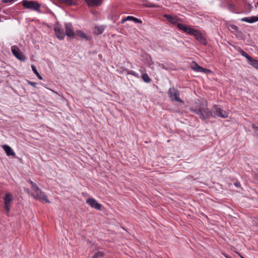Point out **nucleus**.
Returning a JSON list of instances; mask_svg holds the SVG:
<instances>
[{
    "label": "nucleus",
    "instance_id": "37",
    "mask_svg": "<svg viewBox=\"0 0 258 258\" xmlns=\"http://www.w3.org/2000/svg\"><path fill=\"white\" fill-rule=\"evenodd\" d=\"M162 67L164 69H167L165 67V66L164 64H162Z\"/></svg>",
    "mask_w": 258,
    "mask_h": 258
},
{
    "label": "nucleus",
    "instance_id": "15",
    "mask_svg": "<svg viewBox=\"0 0 258 258\" xmlns=\"http://www.w3.org/2000/svg\"><path fill=\"white\" fill-rule=\"evenodd\" d=\"M241 21L246 22L249 23H252L258 21L257 16H252L250 17H244L241 19Z\"/></svg>",
    "mask_w": 258,
    "mask_h": 258
},
{
    "label": "nucleus",
    "instance_id": "3",
    "mask_svg": "<svg viewBox=\"0 0 258 258\" xmlns=\"http://www.w3.org/2000/svg\"><path fill=\"white\" fill-rule=\"evenodd\" d=\"M168 95L171 101H175L183 103V101L179 98V91L174 87L170 88L168 91Z\"/></svg>",
    "mask_w": 258,
    "mask_h": 258
},
{
    "label": "nucleus",
    "instance_id": "21",
    "mask_svg": "<svg viewBox=\"0 0 258 258\" xmlns=\"http://www.w3.org/2000/svg\"><path fill=\"white\" fill-rule=\"evenodd\" d=\"M104 255V252L102 251H97L93 255L92 258H102Z\"/></svg>",
    "mask_w": 258,
    "mask_h": 258
},
{
    "label": "nucleus",
    "instance_id": "27",
    "mask_svg": "<svg viewBox=\"0 0 258 258\" xmlns=\"http://www.w3.org/2000/svg\"><path fill=\"white\" fill-rule=\"evenodd\" d=\"M252 127L254 130V133L255 136H256L257 137H258V126H256L255 125L253 124Z\"/></svg>",
    "mask_w": 258,
    "mask_h": 258
},
{
    "label": "nucleus",
    "instance_id": "5",
    "mask_svg": "<svg viewBox=\"0 0 258 258\" xmlns=\"http://www.w3.org/2000/svg\"><path fill=\"white\" fill-rule=\"evenodd\" d=\"M13 201V196L11 193H7L4 198V208L8 214L10 211V205Z\"/></svg>",
    "mask_w": 258,
    "mask_h": 258
},
{
    "label": "nucleus",
    "instance_id": "9",
    "mask_svg": "<svg viewBox=\"0 0 258 258\" xmlns=\"http://www.w3.org/2000/svg\"><path fill=\"white\" fill-rule=\"evenodd\" d=\"M163 17L167 19V20L171 24L176 25L177 26V23H179V22H181V19L176 16H172L168 14H164Z\"/></svg>",
    "mask_w": 258,
    "mask_h": 258
},
{
    "label": "nucleus",
    "instance_id": "32",
    "mask_svg": "<svg viewBox=\"0 0 258 258\" xmlns=\"http://www.w3.org/2000/svg\"><path fill=\"white\" fill-rule=\"evenodd\" d=\"M229 28L236 31H237L238 30V27L234 25H230Z\"/></svg>",
    "mask_w": 258,
    "mask_h": 258
},
{
    "label": "nucleus",
    "instance_id": "20",
    "mask_svg": "<svg viewBox=\"0 0 258 258\" xmlns=\"http://www.w3.org/2000/svg\"><path fill=\"white\" fill-rule=\"evenodd\" d=\"M142 79L143 81L146 83H150L151 81V79L150 78L149 76L147 74H143L142 76Z\"/></svg>",
    "mask_w": 258,
    "mask_h": 258
},
{
    "label": "nucleus",
    "instance_id": "34",
    "mask_svg": "<svg viewBox=\"0 0 258 258\" xmlns=\"http://www.w3.org/2000/svg\"><path fill=\"white\" fill-rule=\"evenodd\" d=\"M25 191H26V192H27L28 194H30V195H31V192H30V191L29 189H28V188H26V189H25Z\"/></svg>",
    "mask_w": 258,
    "mask_h": 258
},
{
    "label": "nucleus",
    "instance_id": "8",
    "mask_svg": "<svg viewBox=\"0 0 258 258\" xmlns=\"http://www.w3.org/2000/svg\"><path fill=\"white\" fill-rule=\"evenodd\" d=\"M86 203L90 206L92 208L95 209L101 210L102 208V205L98 203L96 200L93 198H89L86 201Z\"/></svg>",
    "mask_w": 258,
    "mask_h": 258
},
{
    "label": "nucleus",
    "instance_id": "18",
    "mask_svg": "<svg viewBox=\"0 0 258 258\" xmlns=\"http://www.w3.org/2000/svg\"><path fill=\"white\" fill-rule=\"evenodd\" d=\"M249 63L254 68L258 70V60L255 59L251 57L249 60Z\"/></svg>",
    "mask_w": 258,
    "mask_h": 258
},
{
    "label": "nucleus",
    "instance_id": "6",
    "mask_svg": "<svg viewBox=\"0 0 258 258\" xmlns=\"http://www.w3.org/2000/svg\"><path fill=\"white\" fill-rule=\"evenodd\" d=\"M11 51L13 54L18 59L24 61L26 59V57L23 54L21 49L16 45H13L11 47Z\"/></svg>",
    "mask_w": 258,
    "mask_h": 258
},
{
    "label": "nucleus",
    "instance_id": "25",
    "mask_svg": "<svg viewBox=\"0 0 258 258\" xmlns=\"http://www.w3.org/2000/svg\"><path fill=\"white\" fill-rule=\"evenodd\" d=\"M133 16H127L126 17V18L123 19L121 21V23H124L126 21H130V20H133Z\"/></svg>",
    "mask_w": 258,
    "mask_h": 258
},
{
    "label": "nucleus",
    "instance_id": "31",
    "mask_svg": "<svg viewBox=\"0 0 258 258\" xmlns=\"http://www.w3.org/2000/svg\"><path fill=\"white\" fill-rule=\"evenodd\" d=\"M127 73L136 77L138 76V74L135 72L133 71H130Z\"/></svg>",
    "mask_w": 258,
    "mask_h": 258
},
{
    "label": "nucleus",
    "instance_id": "24",
    "mask_svg": "<svg viewBox=\"0 0 258 258\" xmlns=\"http://www.w3.org/2000/svg\"><path fill=\"white\" fill-rule=\"evenodd\" d=\"M28 182L30 183V184L32 186V189L33 190H34L35 188H36L37 190H38V186L36 185V184L35 183H34V182H33L31 180L29 179L28 180Z\"/></svg>",
    "mask_w": 258,
    "mask_h": 258
},
{
    "label": "nucleus",
    "instance_id": "38",
    "mask_svg": "<svg viewBox=\"0 0 258 258\" xmlns=\"http://www.w3.org/2000/svg\"><path fill=\"white\" fill-rule=\"evenodd\" d=\"M256 5L258 6V1L256 3Z\"/></svg>",
    "mask_w": 258,
    "mask_h": 258
},
{
    "label": "nucleus",
    "instance_id": "33",
    "mask_svg": "<svg viewBox=\"0 0 258 258\" xmlns=\"http://www.w3.org/2000/svg\"><path fill=\"white\" fill-rule=\"evenodd\" d=\"M13 1H14V0H2V3H5V4L11 3V2H13Z\"/></svg>",
    "mask_w": 258,
    "mask_h": 258
},
{
    "label": "nucleus",
    "instance_id": "4",
    "mask_svg": "<svg viewBox=\"0 0 258 258\" xmlns=\"http://www.w3.org/2000/svg\"><path fill=\"white\" fill-rule=\"evenodd\" d=\"M22 5L26 9L35 11H39L40 8V4L36 1L24 0L22 2Z\"/></svg>",
    "mask_w": 258,
    "mask_h": 258
},
{
    "label": "nucleus",
    "instance_id": "39",
    "mask_svg": "<svg viewBox=\"0 0 258 258\" xmlns=\"http://www.w3.org/2000/svg\"><path fill=\"white\" fill-rule=\"evenodd\" d=\"M241 258H244L243 256H241Z\"/></svg>",
    "mask_w": 258,
    "mask_h": 258
},
{
    "label": "nucleus",
    "instance_id": "16",
    "mask_svg": "<svg viewBox=\"0 0 258 258\" xmlns=\"http://www.w3.org/2000/svg\"><path fill=\"white\" fill-rule=\"evenodd\" d=\"M2 147L8 156H14L15 155V152L13 151L12 148L9 146L7 145H4L2 146Z\"/></svg>",
    "mask_w": 258,
    "mask_h": 258
},
{
    "label": "nucleus",
    "instance_id": "29",
    "mask_svg": "<svg viewBox=\"0 0 258 258\" xmlns=\"http://www.w3.org/2000/svg\"><path fill=\"white\" fill-rule=\"evenodd\" d=\"M134 22H135V23H140L141 24L142 23V21L140 20V19H138L135 17H133V20Z\"/></svg>",
    "mask_w": 258,
    "mask_h": 258
},
{
    "label": "nucleus",
    "instance_id": "1",
    "mask_svg": "<svg viewBox=\"0 0 258 258\" xmlns=\"http://www.w3.org/2000/svg\"><path fill=\"white\" fill-rule=\"evenodd\" d=\"M207 102L204 100H198L195 104H193L189 110L198 115L203 120H206L210 117L215 118L216 116L225 118L228 117V113L217 105H214L213 108L210 110L207 107Z\"/></svg>",
    "mask_w": 258,
    "mask_h": 258
},
{
    "label": "nucleus",
    "instance_id": "12",
    "mask_svg": "<svg viewBox=\"0 0 258 258\" xmlns=\"http://www.w3.org/2000/svg\"><path fill=\"white\" fill-rule=\"evenodd\" d=\"M177 27L182 30L185 33H187L190 35L192 33V31H194V29L191 28L190 27L188 26H186L184 24H182L180 23H177Z\"/></svg>",
    "mask_w": 258,
    "mask_h": 258
},
{
    "label": "nucleus",
    "instance_id": "30",
    "mask_svg": "<svg viewBox=\"0 0 258 258\" xmlns=\"http://www.w3.org/2000/svg\"><path fill=\"white\" fill-rule=\"evenodd\" d=\"M95 29L96 30V32L98 33V34H101L103 32V29L101 28H99V27H95Z\"/></svg>",
    "mask_w": 258,
    "mask_h": 258
},
{
    "label": "nucleus",
    "instance_id": "2",
    "mask_svg": "<svg viewBox=\"0 0 258 258\" xmlns=\"http://www.w3.org/2000/svg\"><path fill=\"white\" fill-rule=\"evenodd\" d=\"M33 191L34 193H31V196L34 199L42 202H45L47 203H50V201L48 200L46 194L43 192L39 187H38V190L35 188Z\"/></svg>",
    "mask_w": 258,
    "mask_h": 258
},
{
    "label": "nucleus",
    "instance_id": "13",
    "mask_svg": "<svg viewBox=\"0 0 258 258\" xmlns=\"http://www.w3.org/2000/svg\"><path fill=\"white\" fill-rule=\"evenodd\" d=\"M55 33L56 37L60 40L63 39L65 37L66 33L63 31V29L61 28H55Z\"/></svg>",
    "mask_w": 258,
    "mask_h": 258
},
{
    "label": "nucleus",
    "instance_id": "28",
    "mask_svg": "<svg viewBox=\"0 0 258 258\" xmlns=\"http://www.w3.org/2000/svg\"><path fill=\"white\" fill-rule=\"evenodd\" d=\"M27 83L28 84L30 85L31 86H33L34 87H36V85H37L36 83L30 81L29 80H27Z\"/></svg>",
    "mask_w": 258,
    "mask_h": 258
},
{
    "label": "nucleus",
    "instance_id": "23",
    "mask_svg": "<svg viewBox=\"0 0 258 258\" xmlns=\"http://www.w3.org/2000/svg\"><path fill=\"white\" fill-rule=\"evenodd\" d=\"M240 53H241V54L246 57L248 60V61L251 59V57L250 56H249L246 52H245L244 50H243L242 49H240V50L239 51Z\"/></svg>",
    "mask_w": 258,
    "mask_h": 258
},
{
    "label": "nucleus",
    "instance_id": "26",
    "mask_svg": "<svg viewBox=\"0 0 258 258\" xmlns=\"http://www.w3.org/2000/svg\"><path fill=\"white\" fill-rule=\"evenodd\" d=\"M146 6L149 8H157L159 7L158 6L151 3L146 4Z\"/></svg>",
    "mask_w": 258,
    "mask_h": 258
},
{
    "label": "nucleus",
    "instance_id": "10",
    "mask_svg": "<svg viewBox=\"0 0 258 258\" xmlns=\"http://www.w3.org/2000/svg\"><path fill=\"white\" fill-rule=\"evenodd\" d=\"M65 33L70 38H73L75 36L74 29L71 23H66L65 24Z\"/></svg>",
    "mask_w": 258,
    "mask_h": 258
},
{
    "label": "nucleus",
    "instance_id": "11",
    "mask_svg": "<svg viewBox=\"0 0 258 258\" xmlns=\"http://www.w3.org/2000/svg\"><path fill=\"white\" fill-rule=\"evenodd\" d=\"M191 68L197 72H203L205 73H207L210 72L211 71L207 69H204L203 67L198 65L195 61H192L191 63Z\"/></svg>",
    "mask_w": 258,
    "mask_h": 258
},
{
    "label": "nucleus",
    "instance_id": "19",
    "mask_svg": "<svg viewBox=\"0 0 258 258\" xmlns=\"http://www.w3.org/2000/svg\"><path fill=\"white\" fill-rule=\"evenodd\" d=\"M76 34L78 36H79L81 38H85L87 40H88V37H87V36L86 35V34L84 32H83L82 31H77L76 32Z\"/></svg>",
    "mask_w": 258,
    "mask_h": 258
},
{
    "label": "nucleus",
    "instance_id": "14",
    "mask_svg": "<svg viewBox=\"0 0 258 258\" xmlns=\"http://www.w3.org/2000/svg\"><path fill=\"white\" fill-rule=\"evenodd\" d=\"M89 7H98L102 5L103 0H85Z\"/></svg>",
    "mask_w": 258,
    "mask_h": 258
},
{
    "label": "nucleus",
    "instance_id": "36",
    "mask_svg": "<svg viewBox=\"0 0 258 258\" xmlns=\"http://www.w3.org/2000/svg\"><path fill=\"white\" fill-rule=\"evenodd\" d=\"M255 176L256 178V179H257V180H258V170H257V172L255 173Z\"/></svg>",
    "mask_w": 258,
    "mask_h": 258
},
{
    "label": "nucleus",
    "instance_id": "7",
    "mask_svg": "<svg viewBox=\"0 0 258 258\" xmlns=\"http://www.w3.org/2000/svg\"><path fill=\"white\" fill-rule=\"evenodd\" d=\"M191 35L194 36L195 38L202 44L204 45H206L207 44L205 38L202 35V33L199 30L194 29Z\"/></svg>",
    "mask_w": 258,
    "mask_h": 258
},
{
    "label": "nucleus",
    "instance_id": "22",
    "mask_svg": "<svg viewBox=\"0 0 258 258\" xmlns=\"http://www.w3.org/2000/svg\"><path fill=\"white\" fill-rule=\"evenodd\" d=\"M31 68H32V70L33 73L37 76V77L39 79L42 80V78L41 76L38 72V71L36 70L35 67L34 66H33V65H32L31 66Z\"/></svg>",
    "mask_w": 258,
    "mask_h": 258
},
{
    "label": "nucleus",
    "instance_id": "17",
    "mask_svg": "<svg viewBox=\"0 0 258 258\" xmlns=\"http://www.w3.org/2000/svg\"><path fill=\"white\" fill-rule=\"evenodd\" d=\"M60 3L64 4L68 6H72L75 4V0H58Z\"/></svg>",
    "mask_w": 258,
    "mask_h": 258
},
{
    "label": "nucleus",
    "instance_id": "35",
    "mask_svg": "<svg viewBox=\"0 0 258 258\" xmlns=\"http://www.w3.org/2000/svg\"><path fill=\"white\" fill-rule=\"evenodd\" d=\"M234 185L236 186H239L240 185V183L239 182H236L234 183Z\"/></svg>",
    "mask_w": 258,
    "mask_h": 258
}]
</instances>
